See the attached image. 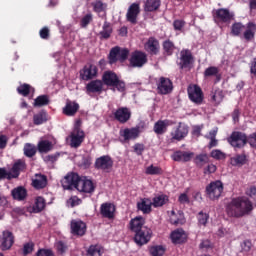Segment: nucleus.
Masks as SVG:
<instances>
[{
  "label": "nucleus",
  "instance_id": "nucleus-26",
  "mask_svg": "<svg viewBox=\"0 0 256 256\" xmlns=\"http://www.w3.org/2000/svg\"><path fill=\"white\" fill-rule=\"evenodd\" d=\"M87 93H101L103 91V81L93 80L86 86Z\"/></svg>",
  "mask_w": 256,
  "mask_h": 256
},
{
  "label": "nucleus",
  "instance_id": "nucleus-50",
  "mask_svg": "<svg viewBox=\"0 0 256 256\" xmlns=\"http://www.w3.org/2000/svg\"><path fill=\"white\" fill-rule=\"evenodd\" d=\"M150 255L152 256H163L165 255V247L161 245H156L150 247Z\"/></svg>",
  "mask_w": 256,
  "mask_h": 256
},
{
  "label": "nucleus",
  "instance_id": "nucleus-61",
  "mask_svg": "<svg viewBox=\"0 0 256 256\" xmlns=\"http://www.w3.org/2000/svg\"><path fill=\"white\" fill-rule=\"evenodd\" d=\"M144 151H145V145L139 144V143L134 145V153H136V155H143Z\"/></svg>",
  "mask_w": 256,
  "mask_h": 256
},
{
  "label": "nucleus",
  "instance_id": "nucleus-54",
  "mask_svg": "<svg viewBox=\"0 0 256 256\" xmlns=\"http://www.w3.org/2000/svg\"><path fill=\"white\" fill-rule=\"evenodd\" d=\"M197 219H198L199 225L205 226V225H207V221H209V214L199 212L198 216H197Z\"/></svg>",
  "mask_w": 256,
  "mask_h": 256
},
{
  "label": "nucleus",
  "instance_id": "nucleus-43",
  "mask_svg": "<svg viewBox=\"0 0 256 256\" xmlns=\"http://www.w3.org/2000/svg\"><path fill=\"white\" fill-rule=\"evenodd\" d=\"M168 201H169V197H167V195H164V194L158 195L153 198L152 206L163 207V205H165V203H167Z\"/></svg>",
  "mask_w": 256,
  "mask_h": 256
},
{
  "label": "nucleus",
  "instance_id": "nucleus-13",
  "mask_svg": "<svg viewBox=\"0 0 256 256\" xmlns=\"http://www.w3.org/2000/svg\"><path fill=\"white\" fill-rule=\"evenodd\" d=\"M189 134V128L185 124H179L178 127L174 128L171 132V137L174 141H182L185 136Z\"/></svg>",
  "mask_w": 256,
  "mask_h": 256
},
{
  "label": "nucleus",
  "instance_id": "nucleus-21",
  "mask_svg": "<svg viewBox=\"0 0 256 256\" xmlns=\"http://www.w3.org/2000/svg\"><path fill=\"white\" fill-rule=\"evenodd\" d=\"M100 213L106 219H113L115 217V205L112 203H104L101 205Z\"/></svg>",
  "mask_w": 256,
  "mask_h": 256
},
{
  "label": "nucleus",
  "instance_id": "nucleus-62",
  "mask_svg": "<svg viewBox=\"0 0 256 256\" xmlns=\"http://www.w3.org/2000/svg\"><path fill=\"white\" fill-rule=\"evenodd\" d=\"M33 243L32 242H29L27 244L24 245V248H23V254L24 255H29V253H32L33 252Z\"/></svg>",
  "mask_w": 256,
  "mask_h": 256
},
{
  "label": "nucleus",
  "instance_id": "nucleus-41",
  "mask_svg": "<svg viewBox=\"0 0 256 256\" xmlns=\"http://www.w3.org/2000/svg\"><path fill=\"white\" fill-rule=\"evenodd\" d=\"M112 33L113 27H111V23L105 21L102 27V31L100 32V37L102 39H109Z\"/></svg>",
  "mask_w": 256,
  "mask_h": 256
},
{
  "label": "nucleus",
  "instance_id": "nucleus-18",
  "mask_svg": "<svg viewBox=\"0 0 256 256\" xmlns=\"http://www.w3.org/2000/svg\"><path fill=\"white\" fill-rule=\"evenodd\" d=\"M96 169H102V171H109L113 167V160L110 156H101L95 162Z\"/></svg>",
  "mask_w": 256,
  "mask_h": 256
},
{
  "label": "nucleus",
  "instance_id": "nucleus-40",
  "mask_svg": "<svg viewBox=\"0 0 256 256\" xmlns=\"http://www.w3.org/2000/svg\"><path fill=\"white\" fill-rule=\"evenodd\" d=\"M19 95H23V97H27V95H33L35 93V89L31 87L29 84H22L17 88Z\"/></svg>",
  "mask_w": 256,
  "mask_h": 256
},
{
  "label": "nucleus",
  "instance_id": "nucleus-42",
  "mask_svg": "<svg viewBox=\"0 0 256 256\" xmlns=\"http://www.w3.org/2000/svg\"><path fill=\"white\" fill-rule=\"evenodd\" d=\"M45 209V198L43 197H37L35 200V203L32 207L33 213H41L42 210Z\"/></svg>",
  "mask_w": 256,
  "mask_h": 256
},
{
  "label": "nucleus",
  "instance_id": "nucleus-35",
  "mask_svg": "<svg viewBox=\"0 0 256 256\" xmlns=\"http://www.w3.org/2000/svg\"><path fill=\"white\" fill-rule=\"evenodd\" d=\"M11 193L13 199H16V201H23L27 197V190L23 186L14 188Z\"/></svg>",
  "mask_w": 256,
  "mask_h": 256
},
{
  "label": "nucleus",
  "instance_id": "nucleus-33",
  "mask_svg": "<svg viewBox=\"0 0 256 256\" xmlns=\"http://www.w3.org/2000/svg\"><path fill=\"white\" fill-rule=\"evenodd\" d=\"M37 149L39 153H49L53 150V142L47 139H42L38 142Z\"/></svg>",
  "mask_w": 256,
  "mask_h": 256
},
{
  "label": "nucleus",
  "instance_id": "nucleus-39",
  "mask_svg": "<svg viewBox=\"0 0 256 256\" xmlns=\"http://www.w3.org/2000/svg\"><path fill=\"white\" fill-rule=\"evenodd\" d=\"M255 32H256V25L251 22L248 23L246 30L244 32V39H246V41H251V39L255 37Z\"/></svg>",
  "mask_w": 256,
  "mask_h": 256
},
{
  "label": "nucleus",
  "instance_id": "nucleus-12",
  "mask_svg": "<svg viewBox=\"0 0 256 256\" xmlns=\"http://www.w3.org/2000/svg\"><path fill=\"white\" fill-rule=\"evenodd\" d=\"M80 179L81 177H79L78 174H75V173L68 174L67 176H65L64 180L62 181L63 189L70 190V189H73V187L77 189V183H79Z\"/></svg>",
  "mask_w": 256,
  "mask_h": 256
},
{
  "label": "nucleus",
  "instance_id": "nucleus-2",
  "mask_svg": "<svg viewBox=\"0 0 256 256\" xmlns=\"http://www.w3.org/2000/svg\"><path fill=\"white\" fill-rule=\"evenodd\" d=\"M221 193H223V182L222 181H214L211 182L206 187V194L209 199L215 201V199H219L221 197Z\"/></svg>",
  "mask_w": 256,
  "mask_h": 256
},
{
  "label": "nucleus",
  "instance_id": "nucleus-16",
  "mask_svg": "<svg viewBox=\"0 0 256 256\" xmlns=\"http://www.w3.org/2000/svg\"><path fill=\"white\" fill-rule=\"evenodd\" d=\"M191 63H193V55L189 50H182L180 52V69H187L191 67Z\"/></svg>",
  "mask_w": 256,
  "mask_h": 256
},
{
  "label": "nucleus",
  "instance_id": "nucleus-52",
  "mask_svg": "<svg viewBox=\"0 0 256 256\" xmlns=\"http://www.w3.org/2000/svg\"><path fill=\"white\" fill-rule=\"evenodd\" d=\"M209 162V156H207V154H199L198 156H196L195 158V163L196 165H205V163Z\"/></svg>",
  "mask_w": 256,
  "mask_h": 256
},
{
  "label": "nucleus",
  "instance_id": "nucleus-5",
  "mask_svg": "<svg viewBox=\"0 0 256 256\" xmlns=\"http://www.w3.org/2000/svg\"><path fill=\"white\" fill-rule=\"evenodd\" d=\"M119 133L124 143H129V141H135V139L139 138V135H141V127L124 128L121 129Z\"/></svg>",
  "mask_w": 256,
  "mask_h": 256
},
{
  "label": "nucleus",
  "instance_id": "nucleus-20",
  "mask_svg": "<svg viewBox=\"0 0 256 256\" xmlns=\"http://www.w3.org/2000/svg\"><path fill=\"white\" fill-rule=\"evenodd\" d=\"M173 90V83L168 78H160V82L158 83V91L162 95H167V93H171Z\"/></svg>",
  "mask_w": 256,
  "mask_h": 256
},
{
  "label": "nucleus",
  "instance_id": "nucleus-6",
  "mask_svg": "<svg viewBox=\"0 0 256 256\" xmlns=\"http://www.w3.org/2000/svg\"><path fill=\"white\" fill-rule=\"evenodd\" d=\"M188 97L192 103L201 105L203 103V90L198 85H190L187 89Z\"/></svg>",
  "mask_w": 256,
  "mask_h": 256
},
{
  "label": "nucleus",
  "instance_id": "nucleus-4",
  "mask_svg": "<svg viewBox=\"0 0 256 256\" xmlns=\"http://www.w3.org/2000/svg\"><path fill=\"white\" fill-rule=\"evenodd\" d=\"M79 123V121L76 122V125L70 135V146L74 147L75 149H77V147H80L81 143H83L85 139V132H83V130L79 128Z\"/></svg>",
  "mask_w": 256,
  "mask_h": 256
},
{
  "label": "nucleus",
  "instance_id": "nucleus-28",
  "mask_svg": "<svg viewBox=\"0 0 256 256\" xmlns=\"http://www.w3.org/2000/svg\"><path fill=\"white\" fill-rule=\"evenodd\" d=\"M118 79L119 77H117V74L111 71H106L102 77L103 83L108 85V87H113V85L117 83Z\"/></svg>",
  "mask_w": 256,
  "mask_h": 256
},
{
  "label": "nucleus",
  "instance_id": "nucleus-60",
  "mask_svg": "<svg viewBox=\"0 0 256 256\" xmlns=\"http://www.w3.org/2000/svg\"><path fill=\"white\" fill-rule=\"evenodd\" d=\"M92 20H93V15H91V14H86V15L82 18V20H81V25H82V27H87V25H88L89 23H91Z\"/></svg>",
  "mask_w": 256,
  "mask_h": 256
},
{
  "label": "nucleus",
  "instance_id": "nucleus-22",
  "mask_svg": "<svg viewBox=\"0 0 256 256\" xmlns=\"http://www.w3.org/2000/svg\"><path fill=\"white\" fill-rule=\"evenodd\" d=\"M170 223L172 225H185V215L183 212L172 210L170 212Z\"/></svg>",
  "mask_w": 256,
  "mask_h": 256
},
{
  "label": "nucleus",
  "instance_id": "nucleus-17",
  "mask_svg": "<svg viewBox=\"0 0 256 256\" xmlns=\"http://www.w3.org/2000/svg\"><path fill=\"white\" fill-rule=\"evenodd\" d=\"M114 117L119 123H127L131 119V110L127 107L118 108L114 113Z\"/></svg>",
  "mask_w": 256,
  "mask_h": 256
},
{
  "label": "nucleus",
  "instance_id": "nucleus-47",
  "mask_svg": "<svg viewBox=\"0 0 256 256\" xmlns=\"http://www.w3.org/2000/svg\"><path fill=\"white\" fill-rule=\"evenodd\" d=\"M161 7V0H147L145 3V11H157Z\"/></svg>",
  "mask_w": 256,
  "mask_h": 256
},
{
  "label": "nucleus",
  "instance_id": "nucleus-57",
  "mask_svg": "<svg viewBox=\"0 0 256 256\" xmlns=\"http://www.w3.org/2000/svg\"><path fill=\"white\" fill-rule=\"evenodd\" d=\"M55 248L57 249L58 253H60V255H63V253L67 251V244H65L63 241H58L55 243Z\"/></svg>",
  "mask_w": 256,
  "mask_h": 256
},
{
  "label": "nucleus",
  "instance_id": "nucleus-9",
  "mask_svg": "<svg viewBox=\"0 0 256 256\" xmlns=\"http://www.w3.org/2000/svg\"><path fill=\"white\" fill-rule=\"evenodd\" d=\"M76 189L80 193H93L95 191V184H93L91 179L83 176L78 181Z\"/></svg>",
  "mask_w": 256,
  "mask_h": 256
},
{
  "label": "nucleus",
  "instance_id": "nucleus-19",
  "mask_svg": "<svg viewBox=\"0 0 256 256\" xmlns=\"http://www.w3.org/2000/svg\"><path fill=\"white\" fill-rule=\"evenodd\" d=\"M80 76L84 81H89V79H93V77H97V66L93 64L89 66H85L83 70L80 72Z\"/></svg>",
  "mask_w": 256,
  "mask_h": 256
},
{
  "label": "nucleus",
  "instance_id": "nucleus-46",
  "mask_svg": "<svg viewBox=\"0 0 256 256\" xmlns=\"http://www.w3.org/2000/svg\"><path fill=\"white\" fill-rule=\"evenodd\" d=\"M34 125H43L47 121V112L41 111L33 116Z\"/></svg>",
  "mask_w": 256,
  "mask_h": 256
},
{
  "label": "nucleus",
  "instance_id": "nucleus-24",
  "mask_svg": "<svg viewBox=\"0 0 256 256\" xmlns=\"http://www.w3.org/2000/svg\"><path fill=\"white\" fill-rule=\"evenodd\" d=\"M13 243V234L10 231H4L1 244L2 251L9 250L10 247H13Z\"/></svg>",
  "mask_w": 256,
  "mask_h": 256
},
{
  "label": "nucleus",
  "instance_id": "nucleus-15",
  "mask_svg": "<svg viewBox=\"0 0 256 256\" xmlns=\"http://www.w3.org/2000/svg\"><path fill=\"white\" fill-rule=\"evenodd\" d=\"M139 13H141V8L139 4L133 3L130 5L128 8L127 14H126V19L129 21V23H137V17H139Z\"/></svg>",
  "mask_w": 256,
  "mask_h": 256
},
{
  "label": "nucleus",
  "instance_id": "nucleus-56",
  "mask_svg": "<svg viewBox=\"0 0 256 256\" xmlns=\"http://www.w3.org/2000/svg\"><path fill=\"white\" fill-rule=\"evenodd\" d=\"M245 29V26H243V24L241 23H235L232 26V34L233 35H241V32Z\"/></svg>",
  "mask_w": 256,
  "mask_h": 256
},
{
  "label": "nucleus",
  "instance_id": "nucleus-3",
  "mask_svg": "<svg viewBox=\"0 0 256 256\" xmlns=\"http://www.w3.org/2000/svg\"><path fill=\"white\" fill-rule=\"evenodd\" d=\"M228 143L234 147V149H241L247 145V135L243 132H233L228 138Z\"/></svg>",
  "mask_w": 256,
  "mask_h": 256
},
{
  "label": "nucleus",
  "instance_id": "nucleus-11",
  "mask_svg": "<svg viewBox=\"0 0 256 256\" xmlns=\"http://www.w3.org/2000/svg\"><path fill=\"white\" fill-rule=\"evenodd\" d=\"M147 63V54L141 51H135L130 57L131 67H143Z\"/></svg>",
  "mask_w": 256,
  "mask_h": 256
},
{
  "label": "nucleus",
  "instance_id": "nucleus-51",
  "mask_svg": "<svg viewBox=\"0 0 256 256\" xmlns=\"http://www.w3.org/2000/svg\"><path fill=\"white\" fill-rule=\"evenodd\" d=\"M163 170L159 166L150 165L146 168V175H161Z\"/></svg>",
  "mask_w": 256,
  "mask_h": 256
},
{
  "label": "nucleus",
  "instance_id": "nucleus-32",
  "mask_svg": "<svg viewBox=\"0 0 256 256\" xmlns=\"http://www.w3.org/2000/svg\"><path fill=\"white\" fill-rule=\"evenodd\" d=\"M169 125H171V121H169V120H160V121L155 123L154 132L157 135H163V133H165V131H167V128L169 127Z\"/></svg>",
  "mask_w": 256,
  "mask_h": 256
},
{
  "label": "nucleus",
  "instance_id": "nucleus-55",
  "mask_svg": "<svg viewBox=\"0 0 256 256\" xmlns=\"http://www.w3.org/2000/svg\"><path fill=\"white\" fill-rule=\"evenodd\" d=\"M210 155L213 159H217V160L225 159L227 157V155L224 152L218 149L212 150Z\"/></svg>",
  "mask_w": 256,
  "mask_h": 256
},
{
  "label": "nucleus",
  "instance_id": "nucleus-38",
  "mask_svg": "<svg viewBox=\"0 0 256 256\" xmlns=\"http://www.w3.org/2000/svg\"><path fill=\"white\" fill-rule=\"evenodd\" d=\"M93 10L95 13H102L100 17H105V11H107V4L101 0H96L92 3Z\"/></svg>",
  "mask_w": 256,
  "mask_h": 256
},
{
  "label": "nucleus",
  "instance_id": "nucleus-36",
  "mask_svg": "<svg viewBox=\"0 0 256 256\" xmlns=\"http://www.w3.org/2000/svg\"><path fill=\"white\" fill-rule=\"evenodd\" d=\"M186 238L187 235L185 234V231L183 229H177L171 233V240L174 243H183Z\"/></svg>",
  "mask_w": 256,
  "mask_h": 256
},
{
  "label": "nucleus",
  "instance_id": "nucleus-59",
  "mask_svg": "<svg viewBox=\"0 0 256 256\" xmlns=\"http://www.w3.org/2000/svg\"><path fill=\"white\" fill-rule=\"evenodd\" d=\"M219 73V69L217 67H209L205 70V77H213Z\"/></svg>",
  "mask_w": 256,
  "mask_h": 256
},
{
  "label": "nucleus",
  "instance_id": "nucleus-14",
  "mask_svg": "<svg viewBox=\"0 0 256 256\" xmlns=\"http://www.w3.org/2000/svg\"><path fill=\"white\" fill-rule=\"evenodd\" d=\"M86 231H87V225L85 224V222L81 220L71 221V233L73 235H78L80 237H83Z\"/></svg>",
  "mask_w": 256,
  "mask_h": 256
},
{
  "label": "nucleus",
  "instance_id": "nucleus-29",
  "mask_svg": "<svg viewBox=\"0 0 256 256\" xmlns=\"http://www.w3.org/2000/svg\"><path fill=\"white\" fill-rule=\"evenodd\" d=\"M137 207L139 211H142V213L149 214L151 207H153V201L150 198H143L137 203Z\"/></svg>",
  "mask_w": 256,
  "mask_h": 256
},
{
  "label": "nucleus",
  "instance_id": "nucleus-37",
  "mask_svg": "<svg viewBox=\"0 0 256 256\" xmlns=\"http://www.w3.org/2000/svg\"><path fill=\"white\" fill-rule=\"evenodd\" d=\"M247 163V156L245 154H238L230 158V164L234 167H241Z\"/></svg>",
  "mask_w": 256,
  "mask_h": 256
},
{
  "label": "nucleus",
  "instance_id": "nucleus-45",
  "mask_svg": "<svg viewBox=\"0 0 256 256\" xmlns=\"http://www.w3.org/2000/svg\"><path fill=\"white\" fill-rule=\"evenodd\" d=\"M51 100L47 95H40L34 100V107H45V105H49Z\"/></svg>",
  "mask_w": 256,
  "mask_h": 256
},
{
  "label": "nucleus",
  "instance_id": "nucleus-49",
  "mask_svg": "<svg viewBox=\"0 0 256 256\" xmlns=\"http://www.w3.org/2000/svg\"><path fill=\"white\" fill-rule=\"evenodd\" d=\"M211 99L212 101L216 104V105H219V103H221V101H223V91L222 90H213L211 92Z\"/></svg>",
  "mask_w": 256,
  "mask_h": 256
},
{
  "label": "nucleus",
  "instance_id": "nucleus-44",
  "mask_svg": "<svg viewBox=\"0 0 256 256\" xmlns=\"http://www.w3.org/2000/svg\"><path fill=\"white\" fill-rule=\"evenodd\" d=\"M89 256H102L103 255V246L99 244L91 245L87 251Z\"/></svg>",
  "mask_w": 256,
  "mask_h": 256
},
{
  "label": "nucleus",
  "instance_id": "nucleus-31",
  "mask_svg": "<svg viewBox=\"0 0 256 256\" xmlns=\"http://www.w3.org/2000/svg\"><path fill=\"white\" fill-rule=\"evenodd\" d=\"M145 225V218H143L142 216H137L134 219L131 220L130 222V228L132 231H134V233H137V231H141V229H143Z\"/></svg>",
  "mask_w": 256,
  "mask_h": 256
},
{
  "label": "nucleus",
  "instance_id": "nucleus-23",
  "mask_svg": "<svg viewBox=\"0 0 256 256\" xmlns=\"http://www.w3.org/2000/svg\"><path fill=\"white\" fill-rule=\"evenodd\" d=\"M216 21H222L227 23L233 19V13L229 12L228 9H218L215 16Z\"/></svg>",
  "mask_w": 256,
  "mask_h": 256
},
{
  "label": "nucleus",
  "instance_id": "nucleus-8",
  "mask_svg": "<svg viewBox=\"0 0 256 256\" xmlns=\"http://www.w3.org/2000/svg\"><path fill=\"white\" fill-rule=\"evenodd\" d=\"M135 233L134 241L137 245H146L151 241L153 235V231L150 228H142Z\"/></svg>",
  "mask_w": 256,
  "mask_h": 256
},
{
  "label": "nucleus",
  "instance_id": "nucleus-63",
  "mask_svg": "<svg viewBox=\"0 0 256 256\" xmlns=\"http://www.w3.org/2000/svg\"><path fill=\"white\" fill-rule=\"evenodd\" d=\"M37 256H55L53 251L49 249H41L37 252Z\"/></svg>",
  "mask_w": 256,
  "mask_h": 256
},
{
  "label": "nucleus",
  "instance_id": "nucleus-1",
  "mask_svg": "<svg viewBox=\"0 0 256 256\" xmlns=\"http://www.w3.org/2000/svg\"><path fill=\"white\" fill-rule=\"evenodd\" d=\"M253 211V203L247 197L232 199L226 206V214L234 219H241Z\"/></svg>",
  "mask_w": 256,
  "mask_h": 256
},
{
  "label": "nucleus",
  "instance_id": "nucleus-27",
  "mask_svg": "<svg viewBox=\"0 0 256 256\" xmlns=\"http://www.w3.org/2000/svg\"><path fill=\"white\" fill-rule=\"evenodd\" d=\"M79 111V105L77 102L67 101L65 107L63 108L64 115H67L68 117H73L75 113Z\"/></svg>",
  "mask_w": 256,
  "mask_h": 256
},
{
  "label": "nucleus",
  "instance_id": "nucleus-53",
  "mask_svg": "<svg viewBox=\"0 0 256 256\" xmlns=\"http://www.w3.org/2000/svg\"><path fill=\"white\" fill-rule=\"evenodd\" d=\"M164 51L167 55H171L175 49V45L170 40H166L163 44Z\"/></svg>",
  "mask_w": 256,
  "mask_h": 256
},
{
  "label": "nucleus",
  "instance_id": "nucleus-64",
  "mask_svg": "<svg viewBox=\"0 0 256 256\" xmlns=\"http://www.w3.org/2000/svg\"><path fill=\"white\" fill-rule=\"evenodd\" d=\"M247 143L256 149V132L247 138Z\"/></svg>",
  "mask_w": 256,
  "mask_h": 256
},
{
  "label": "nucleus",
  "instance_id": "nucleus-25",
  "mask_svg": "<svg viewBox=\"0 0 256 256\" xmlns=\"http://www.w3.org/2000/svg\"><path fill=\"white\" fill-rule=\"evenodd\" d=\"M193 158V152H185V151H176L172 154V159L173 161H191V159Z\"/></svg>",
  "mask_w": 256,
  "mask_h": 256
},
{
  "label": "nucleus",
  "instance_id": "nucleus-10",
  "mask_svg": "<svg viewBox=\"0 0 256 256\" xmlns=\"http://www.w3.org/2000/svg\"><path fill=\"white\" fill-rule=\"evenodd\" d=\"M27 169V164L25 163V160H16L11 168V170L8 171L9 173V180L11 179H17L23 171Z\"/></svg>",
  "mask_w": 256,
  "mask_h": 256
},
{
  "label": "nucleus",
  "instance_id": "nucleus-48",
  "mask_svg": "<svg viewBox=\"0 0 256 256\" xmlns=\"http://www.w3.org/2000/svg\"><path fill=\"white\" fill-rule=\"evenodd\" d=\"M37 153V147L31 143H26L24 145V155L26 157H34Z\"/></svg>",
  "mask_w": 256,
  "mask_h": 256
},
{
  "label": "nucleus",
  "instance_id": "nucleus-7",
  "mask_svg": "<svg viewBox=\"0 0 256 256\" xmlns=\"http://www.w3.org/2000/svg\"><path fill=\"white\" fill-rule=\"evenodd\" d=\"M129 57V50L128 49H121L119 47L112 48L109 55V61L111 64L115 63L116 61H125Z\"/></svg>",
  "mask_w": 256,
  "mask_h": 256
},
{
  "label": "nucleus",
  "instance_id": "nucleus-34",
  "mask_svg": "<svg viewBox=\"0 0 256 256\" xmlns=\"http://www.w3.org/2000/svg\"><path fill=\"white\" fill-rule=\"evenodd\" d=\"M145 49L148 51V53L156 55V53L159 51V41H157L155 38H149L145 44Z\"/></svg>",
  "mask_w": 256,
  "mask_h": 256
},
{
  "label": "nucleus",
  "instance_id": "nucleus-58",
  "mask_svg": "<svg viewBox=\"0 0 256 256\" xmlns=\"http://www.w3.org/2000/svg\"><path fill=\"white\" fill-rule=\"evenodd\" d=\"M68 207H77V205H81V199L77 196H72L68 201H67Z\"/></svg>",
  "mask_w": 256,
  "mask_h": 256
},
{
  "label": "nucleus",
  "instance_id": "nucleus-30",
  "mask_svg": "<svg viewBox=\"0 0 256 256\" xmlns=\"http://www.w3.org/2000/svg\"><path fill=\"white\" fill-rule=\"evenodd\" d=\"M35 189H45L47 187V176L43 174H36L35 179L32 181Z\"/></svg>",
  "mask_w": 256,
  "mask_h": 256
}]
</instances>
